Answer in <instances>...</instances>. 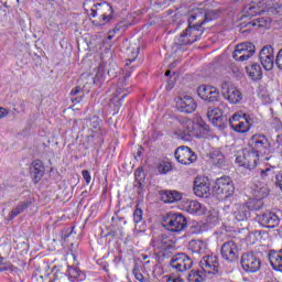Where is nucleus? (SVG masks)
<instances>
[{
	"label": "nucleus",
	"instance_id": "nucleus-1",
	"mask_svg": "<svg viewBox=\"0 0 282 282\" xmlns=\"http://www.w3.org/2000/svg\"><path fill=\"white\" fill-rule=\"evenodd\" d=\"M219 19V11H207L204 9L194 10L188 19V26L176 39V45H191L204 34V23Z\"/></svg>",
	"mask_w": 282,
	"mask_h": 282
},
{
	"label": "nucleus",
	"instance_id": "nucleus-2",
	"mask_svg": "<svg viewBox=\"0 0 282 282\" xmlns=\"http://www.w3.org/2000/svg\"><path fill=\"white\" fill-rule=\"evenodd\" d=\"M84 9L86 12H90L89 15L93 19L100 17L99 25H107L113 19V8L108 2L95 3L94 0H86Z\"/></svg>",
	"mask_w": 282,
	"mask_h": 282
},
{
	"label": "nucleus",
	"instance_id": "nucleus-3",
	"mask_svg": "<svg viewBox=\"0 0 282 282\" xmlns=\"http://www.w3.org/2000/svg\"><path fill=\"white\" fill-rule=\"evenodd\" d=\"M208 133V124L206 123H194L191 119H182L180 122L176 135H180L182 140H188V138L195 135L202 138Z\"/></svg>",
	"mask_w": 282,
	"mask_h": 282
},
{
	"label": "nucleus",
	"instance_id": "nucleus-4",
	"mask_svg": "<svg viewBox=\"0 0 282 282\" xmlns=\"http://www.w3.org/2000/svg\"><path fill=\"white\" fill-rule=\"evenodd\" d=\"M162 226L170 232H182L186 228V218L182 214L169 213L163 216Z\"/></svg>",
	"mask_w": 282,
	"mask_h": 282
},
{
	"label": "nucleus",
	"instance_id": "nucleus-5",
	"mask_svg": "<svg viewBox=\"0 0 282 282\" xmlns=\"http://www.w3.org/2000/svg\"><path fill=\"white\" fill-rule=\"evenodd\" d=\"M229 124L237 133H248L252 127V118L243 112H236L230 119Z\"/></svg>",
	"mask_w": 282,
	"mask_h": 282
},
{
	"label": "nucleus",
	"instance_id": "nucleus-6",
	"mask_svg": "<svg viewBox=\"0 0 282 282\" xmlns=\"http://www.w3.org/2000/svg\"><path fill=\"white\" fill-rule=\"evenodd\" d=\"M259 158H261V154L254 152L253 149H246L242 151V155H238L236 158V164H238V166H242L243 169L252 171V169H257Z\"/></svg>",
	"mask_w": 282,
	"mask_h": 282
},
{
	"label": "nucleus",
	"instance_id": "nucleus-7",
	"mask_svg": "<svg viewBox=\"0 0 282 282\" xmlns=\"http://www.w3.org/2000/svg\"><path fill=\"white\" fill-rule=\"evenodd\" d=\"M249 147L257 152L261 158L270 153L271 144L268 138L263 134H253L249 140Z\"/></svg>",
	"mask_w": 282,
	"mask_h": 282
},
{
	"label": "nucleus",
	"instance_id": "nucleus-8",
	"mask_svg": "<svg viewBox=\"0 0 282 282\" xmlns=\"http://www.w3.org/2000/svg\"><path fill=\"white\" fill-rule=\"evenodd\" d=\"M240 264L242 270L250 274L261 270V259L254 252H245L240 258Z\"/></svg>",
	"mask_w": 282,
	"mask_h": 282
},
{
	"label": "nucleus",
	"instance_id": "nucleus-9",
	"mask_svg": "<svg viewBox=\"0 0 282 282\" xmlns=\"http://www.w3.org/2000/svg\"><path fill=\"white\" fill-rule=\"evenodd\" d=\"M221 95L225 100H228L231 105H237L243 100V94H241V90L230 82H224L221 84Z\"/></svg>",
	"mask_w": 282,
	"mask_h": 282
},
{
	"label": "nucleus",
	"instance_id": "nucleus-10",
	"mask_svg": "<svg viewBox=\"0 0 282 282\" xmlns=\"http://www.w3.org/2000/svg\"><path fill=\"white\" fill-rule=\"evenodd\" d=\"M214 193L221 197H230L235 193V185L230 176H223L216 180L214 185Z\"/></svg>",
	"mask_w": 282,
	"mask_h": 282
},
{
	"label": "nucleus",
	"instance_id": "nucleus-11",
	"mask_svg": "<svg viewBox=\"0 0 282 282\" xmlns=\"http://www.w3.org/2000/svg\"><path fill=\"white\" fill-rule=\"evenodd\" d=\"M253 199L251 202H258V205H253V210H259L263 206L262 199H265L270 195V188L268 184L263 182L253 183L251 187Z\"/></svg>",
	"mask_w": 282,
	"mask_h": 282
},
{
	"label": "nucleus",
	"instance_id": "nucleus-12",
	"mask_svg": "<svg viewBox=\"0 0 282 282\" xmlns=\"http://www.w3.org/2000/svg\"><path fill=\"white\" fill-rule=\"evenodd\" d=\"M170 265L175 272H186L193 268V259L186 253H177L172 257Z\"/></svg>",
	"mask_w": 282,
	"mask_h": 282
},
{
	"label": "nucleus",
	"instance_id": "nucleus-13",
	"mask_svg": "<svg viewBox=\"0 0 282 282\" xmlns=\"http://www.w3.org/2000/svg\"><path fill=\"white\" fill-rule=\"evenodd\" d=\"M127 87V78H121L117 83L116 91L113 93V97L111 99V105H113L117 109H119L122 106V100L129 96V90Z\"/></svg>",
	"mask_w": 282,
	"mask_h": 282
},
{
	"label": "nucleus",
	"instance_id": "nucleus-14",
	"mask_svg": "<svg viewBox=\"0 0 282 282\" xmlns=\"http://www.w3.org/2000/svg\"><path fill=\"white\" fill-rule=\"evenodd\" d=\"M174 155L180 164L188 165L193 164V162H197V154L186 145L178 147L175 150Z\"/></svg>",
	"mask_w": 282,
	"mask_h": 282
},
{
	"label": "nucleus",
	"instance_id": "nucleus-15",
	"mask_svg": "<svg viewBox=\"0 0 282 282\" xmlns=\"http://www.w3.org/2000/svg\"><path fill=\"white\" fill-rule=\"evenodd\" d=\"M250 210H254L252 200L243 204L236 203L232 205V215L237 221H248V217H250Z\"/></svg>",
	"mask_w": 282,
	"mask_h": 282
},
{
	"label": "nucleus",
	"instance_id": "nucleus-16",
	"mask_svg": "<svg viewBox=\"0 0 282 282\" xmlns=\"http://www.w3.org/2000/svg\"><path fill=\"white\" fill-rule=\"evenodd\" d=\"M193 192L196 197H208L210 195V181L208 180V177L197 176L194 180Z\"/></svg>",
	"mask_w": 282,
	"mask_h": 282
},
{
	"label": "nucleus",
	"instance_id": "nucleus-17",
	"mask_svg": "<svg viewBox=\"0 0 282 282\" xmlns=\"http://www.w3.org/2000/svg\"><path fill=\"white\" fill-rule=\"evenodd\" d=\"M220 254L225 261L232 263V261H237L239 259V247L235 241L229 240L223 243Z\"/></svg>",
	"mask_w": 282,
	"mask_h": 282
},
{
	"label": "nucleus",
	"instance_id": "nucleus-18",
	"mask_svg": "<svg viewBox=\"0 0 282 282\" xmlns=\"http://www.w3.org/2000/svg\"><path fill=\"white\" fill-rule=\"evenodd\" d=\"M252 54H254V44L251 42H245L236 46V50L234 51V58L235 61L243 63V61H248Z\"/></svg>",
	"mask_w": 282,
	"mask_h": 282
},
{
	"label": "nucleus",
	"instance_id": "nucleus-19",
	"mask_svg": "<svg viewBox=\"0 0 282 282\" xmlns=\"http://www.w3.org/2000/svg\"><path fill=\"white\" fill-rule=\"evenodd\" d=\"M202 268V273L205 274H217L219 272V261L217 260L216 256H205L199 262Z\"/></svg>",
	"mask_w": 282,
	"mask_h": 282
},
{
	"label": "nucleus",
	"instance_id": "nucleus-20",
	"mask_svg": "<svg viewBox=\"0 0 282 282\" xmlns=\"http://www.w3.org/2000/svg\"><path fill=\"white\" fill-rule=\"evenodd\" d=\"M199 98L206 100V102H217L219 101V89L214 86L203 85L197 89Z\"/></svg>",
	"mask_w": 282,
	"mask_h": 282
},
{
	"label": "nucleus",
	"instance_id": "nucleus-21",
	"mask_svg": "<svg viewBox=\"0 0 282 282\" xmlns=\"http://www.w3.org/2000/svg\"><path fill=\"white\" fill-rule=\"evenodd\" d=\"M260 63L267 72H272L274 68V48L264 46L260 51Z\"/></svg>",
	"mask_w": 282,
	"mask_h": 282
},
{
	"label": "nucleus",
	"instance_id": "nucleus-22",
	"mask_svg": "<svg viewBox=\"0 0 282 282\" xmlns=\"http://www.w3.org/2000/svg\"><path fill=\"white\" fill-rule=\"evenodd\" d=\"M176 108L183 113H193V111L197 109V104L195 102V99L191 97V95H184L183 97H178L176 99Z\"/></svg>",
	"mask_w": 282,
	"mask_h": 282
},
{
	"label": "nucleus",
	"instance_id": "nucleus-23",
	"mask_svg": "<svg viewBox=\"0 0 282 282\" xmlns=\"http://www.w3.org/2000/svg\"><path fill=\"white\" fill-rule=\"evenodd\" d=\"M257 219L264 228H276L281 221L279 216L272 212H265L261 215H258Z\"/></svg>",
	"mask_w": 282,
	"mask_h": 282
},
{
	"label": "nucleus",
	"instance_id": "nucleus-24",
	"mask_svg": "<svg viewBox=\"0 0 282 282\" xmlns=\"http://www.w3.org/2000/svg\"><path fill=\"white\" fill-rule=\"evenodd\" d=\"M30 206H32V199H26L18 203L17 206H14L12 210L7 215V221H12V219H17V217L25 213V210H28Z\"/></svg>",
	"mask_w": 282,
	"mask_h": 282
},
{
	"label": "nucleus",
	"instance_id": "nucleus-25",
	"mask_svg": "<svg viewBox=\"0 0 282 282\" xmlns=\"http://www.w3.org/2000/svg\"><path fill=\"white\" fill-rule=\"evenodd\" d=\"M184 210L191 215H206V206L197 200H187L184 204Z\"/></svg>",
	"mask_w": 282,
	"mask_h": 282
},
{
	"label": "nucleus",
	"instance_id": "nucleus-26",
	"mask_svg": "<svg viewBox=\"0 0 282 282\" xmlns=\"http://www.w3.org/2000/svg\"><path fill=\"white\" fill-rule=\"evenodd\" d=\"M155 250L159 252H165V250H175V241L172 237L166 235L161 236V238L154 245Z\"/></svg>",
	"mask_w": 282,
	"mask_h": 282
},
{
	"label": "nucleus",
	"instance_id": "nucleus-27",
	"mask_svg": "<svg viewBox=\"0 0 282 282\" xmlns=\"http://www.w3.org/2000/svg\"><path fill=\"white\" fill-rule=\"evenodd\" d=\"M30 173L33 181L36 183L41 182V178L45 174V166L41 160H35L31 164Z\"/></svg>",
	"mask_w": 282,
	"mask_h": 282
},
{
	"label": "nucleus",
	"instance_id": "nucleus-28",
	"mask_svg": "<svg viewBox=\"0 0 282 282\" xmlns=\"http://www.w3.org/2000/svg\"><path fill=\"white\" fill-rule=\"evenodd\" d=\"M208 161L214 166H224L226 164V156L221 153V150H213L207 154Z\"/></svg>",
	"mask_w": 282,
	"mask_h": 282
},
{
	"label": "nucleus",
	"instance_id": "nucleus-29",
	"mask_svg": "<svg viewBox=\"0 0 282 282\" xmlns=\"http://www.w3.org/2000/svg\"><path fill=\"white\" fill-rule=\"evenodd\" d=\"M269 261L273 270H276L278 272H282V250L280 251L271 250L269 252Z\"/></svg>",
	"mask_w": 282,
	"mask_h": 282
},
{
	"label": "nucleus",
	"instance_id": "nucleus-30",
	"mask_svg": "<svg viewBox=\"0 0 282 282\" xmlns=\"http://www.w3.org/2000/svg\"><path fill=\"white\" fill-rule=\"evenodd\" d=\"M224 112L219 108H209L207 111V118L214 127L221 124Z\"/></svg>",
	"mask_w": 282,
	"mask_h": 282
},
{
	"label": "nucleus",
	"instance_id": "nucleus-31",
	"mask_svg": "<svg viewBox=\"0 0 282 282\" xmlns=\"http://www.w3.org/2000/svg\"><path fill=\"white\" fill-rule=\"evenodd\" d=\"M161 199L165 204H175L182 199V194L177 191H164L161 193Z\"/></svg>",
	"mask_w": 282,
	"mask_h": 282
},
{
	"label": "nucleus",
	"instance_id": "nucleus-32",
	"mask_svg": "<svg viewBox=\"0 0 282 282\" xmlns=\"http://www.w3.org/2000/svg\"><path fill=\"white\" fill-rule=\"evenodd\" d=\"M246 70L251 80H261V78H263V72L261 70V66L259 64L247 66Z\"/></svg>",
	"mask_w": 282,
	"mask_h": 282
},
{
	"label": "nucleus",
	"instance_id": "nucleus-33",
	"mask_svg": "<svg viewBox=\"0 0 282 282\" xmlns=\"http://www.w3.org/2000/svg\"><path fill=\"white\" fill-rule=\"evenodd\" d=\"M188 248L192 250V252L202 254V252L206 251L207 245L202 240H192L189 241Z\"/></svg>",
	"mask_w": 282,
	"mask_h": 282
},
{
	"label": "nucleus",
	"instance_id": "nucleus-34",
	"mask_svg": "<svg viewBox=\"0 0 282 282\" xmlns=\"http://www.w3.org/2000/svg\"><path fill=\"white\" fill-rule=\"evenodd\" d=\"M70 100L72 102L78 104L83 101V98H85V90L80 88L79 86H76L75 88L72 89L70 91Z\"/></svg>",
	"mask_w": 282,
	"mask_h": 282
},
{
	"label": "nucleus",
	"instance_id": "nucleus-35",
	"mask_svg": "<svg viewBox=\"0 0 282 282\" xmlns=\"http://www.w3.org/2000/svg\"><path fill=\"white\" fill-rule=\"evenodd\" d=\"M205 279H206V273H203L202 271L192 270L187 274L188 282H204Z\"/></svg>",
	"mask_w": 282,
	"mask_h": 282
},
{
	"label": "nucleus",
	"instance_id": "nucleus-36",
	"mask_svg": "<svg viewBox=\"0 0 282 282\" xmlns=\"http://www.w3.org/2000/svg\"><path fill=\"white\" fill-rule=\"evenodd\" d=\"M68 276L73 282L83 281V279H85V274L74 267L68 268Z\"/></svg>",
	"mask_w": 282,
	"mask_h": 282
},
{
	"label": "nucleus",
	"instance_id": "nucleus-37",
	"mask_svg": "<svg viewBox=\"0 0 282 282\" xmlns=\"http://www.w3.org/2000/svg\"><path fill=\"white\" fill-rule=\"evenodd\" d=\"M248 17H257V14H261V12H265V9L258 8L256 6H250L245 9Z\"/></svg>",
	"mask_w": 282,
	"mask_h": 282
},
{
	"label": "nucleus",
	"instance_id": "nucleus-38",
	"mask_svg": "<svg viewBox=\"0 0 282 282\" xmlns=\"http://www.w3.org/2000/svg\"><path fill=\"white\" fill-rule=\"evenodd\" d=\"M172 165L169 162H162L158 165V171L161 175H166L171 171Z\"/></svg>",
	"mask_w": 282,
	"mask_h": 282
},
{
	"label": "nucleus",
	"instance_id": "nucleus-39",
	"mask_svg": "<svg viewBox=\"0 0 282 282\" xmlns=\"http://www.w3.org/2000/svg\"><path fill=\"white\" fill-rule=\"evenodd\" d=\"M258 24H253V25H258V28H270V19L268 18H260L257 20Z\"/></svg>",
	"mask_w": 282,
	"mask_h": 282
},
{
	"label": "nucleus",
	"instance_id": "nucleus-40",
	"mask_svg": "<svg viewBox=\"0 0 282 282\" xmlns=\"http://www.w3.org/2000/svg\"><path fill=\"white\" fill-rule=\"evenodd\" d=\"M133 221L134 224H140L142 221V209L137 208L133 214Z\"/></svg>",
	"mask_w": 282,
	"mask_h": 282
},
{
	"label": "nucleus",
	"instance_id": "nucleus-41",
	"mask_svg": "<svg viewBox=\"0 0 282 282\" xmlns=\"http://www.w3.org/2000/svg\"><path fill=\"white\" fill-rule=\"evenodd\" d=\"M275 65L279 67V69H282V50L278 52L276 58H275Z\"/></svg>",
	"mask_w": 282,
	"mask_h": 282
},
{
	"label": "nucleus",
	"instance_id": "nucleus-42",
	"mask_svg": "<svg viewBox=\"0 0 282 282\" xmlns=\"http://www.w3.org/2000/svg\"><path fill=\"white\" fill-rule=\"evenodd\" d=\"M82 175H83V177H84L86 184H90V182H91V174H89V171L84 170V171L82 172Z\"/></svg>",
	"mask_w": 282,
	"mask_h": 282
},
{
	"label": "nucleus",
	"instance_id": "nucleus-43",
	"mask_svg": "<svg viewBox=\"0 0 282 282\" xmlns=\"http://www.w3.org/2000/svg\"><path fill=\"white\" fill-rule=\"evenodd\" d=\"M116 32H120V24H117L116 28L108 33V41H111L113 39Z\"/></svg>",
	"mask_w": 282,
	"mask_h": 282
},
{
	"label": "nucleus",
	"instance_id": "nucleus-44",
	"mask_svg": "<svg viewBox=\"0 0 282 282\" xmlns=\"http://www.w3.org/2000/svg\"><path fill=\"white\" fill-rule=\"evenodd\" d=\"M9 115H10V110L3 107H0V120L3 118H8Z\"/></svg>",
	"mask_w": 282,
	"mask_h": 282
},
{
	"label": "nucleus",
	"instance_id": "nucleus-45",
	"mask_svg": "<svg viewBox=\"0 0 282 282\" xmlns=\"http://www.w3.org/2000/svg\"><path fill=\"white\" fill-rule=\"evenodd\" d=\"M133 274H134V279H137V281L144 282V275L140 271L134 270Z\"/></svg>",
	"mask_w": 282,
	"mask_h": 282
},
{
	"label": "nucleus",
	"instance_id": "nucleus-46",
	"mask_svg": "<svg viewBox=\"0 0 282 282\" xmlns=\"http://www.w3.org/2000/svg\"><path fill=\"white\" fill-rule=\"evenodd\" d=\"M271 169L270 167H267L265 170H262L260 175L262 178H265V176H268L269 173H271Z\"/></svg>",
	"mask_w": 282,
	"mask_h": 282
},
{
	"label": "nucleus",
	"instance_id": "nucleus-47",
	"mask_svg": "<svg viewBox=\"0 0 282 282\" xmlns=\"http://www.w3.org/2000/svg\"><path fill=\"white\" fill-rule=\"evenodd\" d=\"M166 282H184L181 278L170 276Z\"/></svg>",
	"mask_w": 282,
	"mask_h": 282
},
{
	"label": "nucleus",
	"instance_id": "nucleus-48",
	"mask_svg": "<svg viewBox=\"0 0 282 282\" xmlns=\"http://www.w3.org/2000/svg\"><path fill=\"white\" fill-rule=\"evenodd\" d=\"M1 263H3V258H0V272L6 271L4 267H1Z\"/></svg>",
	"mask_w": 282,
	"mask_h": 282
},
{
	"label": "nucleus",
	"instance_id": "nucleus-49",
	"mask_svg": "<svg viewBox=\"0 0 282 282\" xmlns=\"http://www.w3.org/2000/svg\"><path fill=\"white\" fill-rule=\"evenodd\" d=\"M142 259H143V261H147V259H149V256L142 254Z\"/></svg>",
	"mask_w": 282,
	"mask_h": 282
},
{
	"label": "nucleus",
	"instance_id": "nucleus-50",
	"mask_svg": "<svg viewBox=\"0 0 282 282\" xmlns=\"http://www.w3.org/2000/svg\"><path fill=\"white\" fill-rule=\"evenodd\" d=\"M165 76H171V70H167V72L165 73Z\"/></svg>",
	"mask_w": 282,
	"mask_h": 282
},
{
	"label": "nucleus",
	"instance_id": "nucleus-51",
	"mask_svg": "<svg viewBox=\"0 0 282 282\" xmlns=\"http://www.w3.org/2000/svg\"><path fill=\"white\" fill-rule=\"evenodd\" d=\"M138 155H139V156L141 155V152H140V151H138Z\"/></svg>",
	"mask_w": 282,
	"mask_h": 282
},
{
	"label": "nucleus",
	"instance_id": "nucleus-52",
	"mask_svg": "<svg viewBox=\"0 0 282 282\" xmlns=\"http://www.w3.org/2000/svg\"><path fill=\"white\" fill-rule=\"evenodd\" d=\"M147 263H150L149 261H145V265H147Z\"/></svg>",
	"mask_w": 282,
	"mask_h": 282
}]
</instances>
